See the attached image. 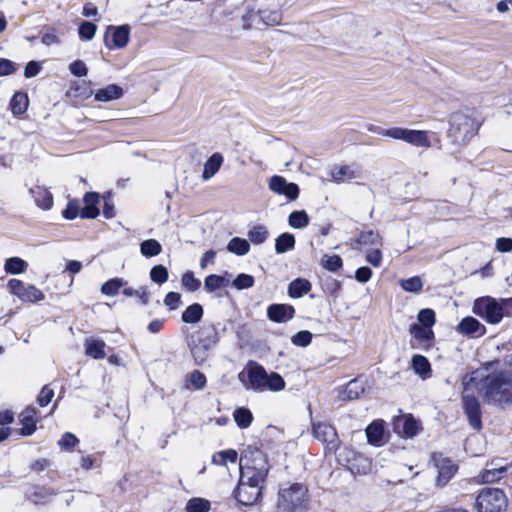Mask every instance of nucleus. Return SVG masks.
I'll return each instance as SVG.
<instances>
[{
	"label": "nucleus",
	"instance_id": "9d476101",
	"mask_svg": "<svg viewBox=\"0 0 512 512\" xmlns=\"http://www.w3.org/2000/svg\"><path fill=\"white\" fill-rule=\"evenodd\" d=\"M462 407L470 426L475 430H481L482 411L478 399L473 395L464 394L462 397Z\"/></svg>",
	"mask_w": 512,
	"mask_h": 512
},
{
	"label": "nucleus",
	"instance_id": "f03ea898",
	"mask_svg": "<svg viewBox=\"0 0 512 512\" xmlns=\"http://www.w3.org/2000/svg\"><path fill=\"white\" fill-rule=\"evenodd\" d=\"M247 384L248 389L263 393V392H280L285 389L286 382L283 377L276 373L267 371L257 363H249L246 368Z\"/></svg>",
	"mask_w": 512,
	"mask_h": 512
},
{
	"label": "nucleus",
	"instance_id": "69168bd1",
	"mask_svg": "<svg viewBox=\"0 0 512 512\" xmlns=\"http://www.w3.org/2000/svg\"><path fill=\"white\" fill-rule=\"evenodd\" d=\"M17 70V66L9 59H0V77L9 76Z\"/></svg>",
	"mask_w": 512,
	"mask_h": 512
},
{
	"label": "nucleus",
	"instance_id": "09e8293b",
	"mask_svg": "<svg viewBox=\"0 0 512 512\" xmlns=\"http://www.w3.org/2000/svg\"><path fill=\"white\" fill-rule=\"evenodd\" d=\"M126 284L121 278H113L105 282L101 287V292L109 297H113L118 294L119 289Z\"/></svg>",
	"mask_w": 512,
	"mask_h": 512
},
{
	"label": "nucleus",
	"instance_id": "20e7f679",
	"mask_svg": "<svg viewBox=\"0 0 512 512\" xmlns=\"http://www.w3.org/2000/svg\"><path fill=\"white\" fill-rule=\"evenodd\" d=\"M268 472V459L262 451L250 450L241 457L240 474L248 483L263 484Z\"/></svg>",
	"mask_w": 512,
	"mask_h": 512
},
{
	"label": "nucleus",
	"instance_id": "58836bf2",
	"mask_svg": "<svg viewBox=\"0 0 512 512\" xmlns=\"http://www.w3.org/2000/svg\"><path fill=\"white\" fill-rule=\"evenodd\" d=\"M412 368L422 379L430 377L431 366L428 359L422 355H415L412 358Z\"/></svg>",
	"mask_w": 512,
	"mask_h": 512
},
{
	"label": "nucleus",
	"instance_id": "0eeeda50",
	"mask_svg": "<svg viewBox=\"0 0 512 512\" xmlns=\"http://www.w3.org/2000/svg\"><path fill=\"white\" fill-rule=\"evenodd\" d=\"M477 512H504L508 506L505 492L499 488H483L476 497Z\"/></svg>",
	"mask_w": 512,
	"mask_h": 512
},
{
	"label": "nucleus",
	"instance_id": "3c124183",
	"mask_svg": "<svg viewBox=\"0 0 512 512\" xmlns=\"http://www.w3.org/2000/svg\"><path fill=\"white\" fill-rule=\"evenodd\" d=\"M181 285L186 291L195 292L200 288L201 282L194 276L193 272L187 271L182 275Z\"/></svg>",
	"mask_w": 512,
	"mask_h": 512
},
{
	"label": "nucleus",
	"instance_id": "a211bd4d",
	"mask_svg": "<svg viewBox=\"0 0 512 512\" xmlns=\"http://www.w3.org/2000/svg\"><path fill=\"white\" fill-rule=\"evenodd\" d=\"M434 462L438 469L437 484L445 486L457 472V466L451 460L442 456H435Z\"/></svg>",
	"mask_w": 512,
	"mask_h": 512
},
{
	"label": "nucleus",
	"instance_id": "774afa93",
	"mask_svg": "<svg viewBox=\"0 0 512 512\" xmlns=\"http://www.w3.org/2000/svg\"><path fill=\"white\" fill-rule=\"evenodd\" d=\"M78 443V439L72 433H65L59 441V446L62 449H71Z\"/></svg>",
	"mask_w": 512,
	"mask_h": 512
},
{
	"label": "nucleus",
	"instance_id": "393cba45",
	"mask_svg": "<svg viewBox=\"0 0 512 512\" xmlns=\"http://www.w3.org/2000/svg\"><path fill=\"white\" fill-rule=\"evenodd\" d=\"M85 207L81 210L80 217L85 219H95L99 215V196L95 192L86 193L83 197Z\"/></svg>",
	"mask_w": 512,
	"mask_h": 512
},
{
	"label": "nucleus",
	"instance_id": "9b49d317",
	"mask_svg": "<svg viewBox=\"0 0 512 512\" xmlns=\"http://www.w3.org/2000/svg\"><path fill=\"white\" fill-rule=\"evenodd\" d=\"M268 188L273 193L284 196L290 201H294L299 197L298 185L292 182H287L284 177L279 175H274L269 179Z\"/></svg>",
	"mask_w": 512,
	"mask_h": 512
},
{
	"label": "nucleus",
	"instance_id": "473e14b6",
	"mask_svg": "<svg viewBox=\"0 0 512 512\" xmlns=\"http://www.w3.org/2000/svg\"><path fill=\"white\" fill-rule=\"evenodd\" d=\"M364 393V385L357 379L351 380L340 392V399L344 401L355 400Z\"/></svg>",
	"mask_w": 512,
	"mask_h": 512
},
{
	"label": "nucleus",
	"instance_id": "7c9ffc66",
	"mask_svg": "<svg viewBox=\"0 0 512 512\" xmlns=\"http://www.w3.org/2000/svg\"><path fill=\"white\" fill-rule=\"evenodd\" d=\"M356 242L359 245V248L363 251L376 246H382L381 236L379 233L374 231H365L360 233Z\"/></svg>",
	"mask_w": 512,
	"mask_h": 512
},
{
	"label": "nucleus",
	"instance_id": "e2e57ef3",
	"mask_svg": "<svg viewBox=\"0 0 512 512\" xmlns=\"http://www.w3.org/2000/svg\"><path fill=\"white\" fill-rule=\"evenodd\" d=\"M355 462H358L359 465L353 464L351 467V470L353 472H357L359 474H367L371 470V462L363 457V456H357L355 458Z\"/></svg>",
	"mask_w": 512,
	"mask_h": 512
},
{
	"label": "nucleus",
	"instance_id": "5fc2aeb1",
	"mask_svg": "<svg viewBox=\"0 0 512 512\" xmlns=\"http://www.w3.org/2000/svg\"><path fill=\"white\" fill-rule=\"evenodd\" d=\"M255 283L254 277L250 274L241 273L232 282V285L237 290H244L251 288Z\"/></svg>",
	"mask_w": 512,
	"mask_h": 512
},
{
	"label": "nucleus",
	"instance_id": "39448f33",
	"mask_svg": "<svg viewBox=\"0 0 512 512\" xmlns=\"http://www.w3.org/2000/svg\"><path fill=\"white\" fill-rule=\"evenodd\" d=\"M510 304L507 299H495L490 296L477 298L472 305V312L488 324L496 325L504 317V308Z\"/></svg>",
	"mask_w": 512,
	"mask_h": 512
},
{
	"label": "nucleus",
	"instance_id": "72a5a7b5",
	"mask_svg": "<svg viewBox=\"0 0 512 512\" xmlns=\"http://www.w3.org/2000/svg\"><path fill=\"white\" fill-rule=\"evenodd\" d=\"M204 311L202 305L193 303L183 311L181 319L186 324H197L201 321Z\"/></svg>",
	"mask_w": 512,
	"mask_h": 512
},
{
	"label": "nucleus",
	"instance_id": "13d9d810",
	"mask_svg": "<svg viewBox=\"0 0 512 512\" xmlns=\"http://www.w3.org/2000/svg\"><path fill=\"white\" fill-rule=\"evenodd\" d=\"M81 213L80 211V205L78 200L72 199L68 202L66 208L62 211V216L66 220H74L79 216Z\"/></svg>",
	"mask_w": 512,
	"mask_h": 512
},
{
	"label": "nucleus",
	"instance_id": "052dcab7",
	"mask_svg": "<svg viewBox=\"0 0 512 512\" xmlns=\"http://www.w3.org/2000/svg\"><path fill=\"white\" fill-rule=\"evenodd\" d=\"M96 30L95 24L85 21L79 27V36L83 40H91L95 36Z\"/></svg>",
	"mask_w": 512,
	"mask_h": 512
},
{
	"label": "nucleus",
	"instance_id": "b1692460",
	"mask_svg": "<svg viewBox=\"0 0 512 512\" xmlns=\"http://www.w3.org/2000/svg\"><path fill=\"white\" fill-rule=\"evenodd\" d=\"M20 423L22 425L20 433L23 436H30L36 430V409L28 407L19 415Z\"/></svg>",
	"mask_w": 512,
	"mask_h": 512
},
{
	"label": "nucleus",
	"instance_id": "2f4dec72",
	"mask_svg": "<svg viewBox=\"0 0 512 512\" xmlns=\"http://www.w3.org/2000/svg\"><path fill=\"white\" fill-rule=\"evenodd\" d=\"M312 288L311 283L304 278H297L288 285V295L293 299H298L306 295Z\"/></svg>",
	"mask_w": 512,
	"mask_h": 512
},
{
	"label": "nucleus",
	"instance_id": "680f3d73",
	"mask_svg": "<svg viewBox=\"0 0 512 512\" xmlns=\"http://www.w3.org/2000/svg\"><path fill=\"white\" fill-rule=\"evenodd\" d=\"M68 69L70 73L76 77H85L88 73L86 64L81 60L71 62L68 66Z\"/></svg>",
	"mask_w": 512,
	"mask_h": 512
},
{
	"label": "nucleus",
	"instance_id": "c03bdc74",
	"mask_svg": "<svg viewBox=\"0 0 512 512\" xmlns=\"http://www.w3.org/2000/svg\"><path fill=\"white\" fill-rule=\"evenodd\" d=\"M140 252L144 257H155L162 252V246L155 239H147L140 244Z\"/></svg>",
	"mask_w": 512,
	"mask_h": 512
},
{
	"label": "nucleus",
	"instance_id": "dca6fc26",
	"mask_svg": "<svg viewBox=\"0 0 512 512\" xmlns=\"http://www.w3.org/2000/svg\"><path fill=\"white\" fill-rule=\"evenodd\" d=\"M457 333L472 337V338H478L486 333L485 326L478 321L476 318L472 316L464 317L459 324L456 327Z\"/></svg>",
	"mask_w": 512,
	"mask_h": 512
},
{
	"label": "nucleus",
	"instance_id": "4468645a",
	"mask_svg": "<svg viewBox=\"0 0 512 512\" xmlns=\"http://www.w3.org/2000/svg\"><path fill=\"white\" fill-rule=\"evenodd\" d=\"M217 343L216 336H205L194 341L191 354L197 364H203L209 357V352Z\"/></svg>",
	"mask_w": 512,
	"mask_h": 512
},
{
	"label": "nucleus",
	"instance_id": "a18cd8bd",
	"mask_svg": "<svg viewBox=\"0 0 512 512\" xmlns=\"http://www.w3.org/2000/svg\"><path fill=\"white\" fill-rule=\"evenodd\" d=\"M288 223L294 229H302L308 226L309 217L304 210L293 211L288 217Z\"/></svg>",
	"mask_w": 512,
	"mask_h": 512
},
{
	"label": "nucleus",
	"instance_id": "a19ab883",
	"mask_svg": "<svg viewBox=\"0 0 512 512\" xmlns=\"http://www.w3.org/2000/svg\"><path fill=\"white\" fill-rule=\"evenodd\" d=\"M227 250L232 254L243 256L249 252L250 244L243 238L233 237L227 245Z\"/></svg>",
	"mask_w": 512,
	"mask_h": 512
},
{
	"label": "nucleus",
	"instance_id": "37998d69",
	"mask_svg": "<svg viewBox=\"0 0 512 512\" xmlns=\"http://www.w3.org/2000/svg\"><path fill=\"white\" fill-rule=\"evenodd\" d=\"M233 419L240 429H246L251 425L253 415L249 409L240 407L233 412Z\"/></svg>",
	"mask_w": 512,
	"mask_h": 512
},
{
	"label": "nucleus",
	"instance_id": "338daca9",
	"mask_svg": "<svg viewBox=\"0 0 512 512\" xmlns=\"http://www.w3.org/2000/svg\"><path fill=\"white\" fill-rule=\"evenodd\" d=\"M53 397L54 391L51 388L45 386L42 388L38 396V404L41 407L47 406L51 402Z\"/></svg>",
	"mask_w": 512,
	"mask_h": 512
},
{
	"label": "nucleus",
	"instance_id": "f257e3e1",
	"mask_svg": "<svg viewBox=\"0 0 512 512\" xmlns=\"http://www.w3.org/2000/svg\"><path fill=\"white\" fill-rule=\"evenodd\" d=\"M309 504L308 488L302 483H286L278 491L277 512H306Z\"/></svg>",
	"mask_w": 512,
	"mask_h": 512
},
{
	"label": "nucleus",
	"instance_id": "2eb2a0df",
	"mask_svg": "<svg viewBox=\"0 0 512 512\" xmlns=\"http://www.w3.org/2000/svg\"><path fill=\"white\" fill-rule=\"evenodd\" d=\"M314 437L322 443L329 446L330 449H336L338 446V436L335 428L328 423L319 422L313 425Z\"/></svg>",
	"mask_w": 512,
	"mask_h": 512
},
{
	"label": "nucleus",
	"instance_id": "f8f14e48",
	"mask_svg": "<svg viewBox=\"0 0 512 512\" xmlns=\"http://www.w3.org/2000/svg\"><path fill=\"white\" fill-rule=\"evenodd\" d=\"M409 333L412 337L411 344L415 348L428 350L434 344L435 334L431 328L413 323L409 327Z\"/></svg>",
	"mask_w": 512,
	"mask_h": 512
},
{
	"label": "nucleus",
	"instance_id": "f3484780",
	"mask_svg": "<svg viewBox=\"0 0 512 512\" xmlns=\"http://www.w3.org/2000/svg\"><path fill=\"white\" fill-rule=\"evenodd\" d=\"M394 430L402 437L412 438L420 430V424L411 415H403L395 418Z\"/></svg>",
	"mask_w": 512,
	"mask_h": 512
},
{
	"label": "nucleus",
	"instance_id": "0e129e2a",
	"mask_svg": "<svg viewBox=\"0 0 512 512\" xmlns=\"http://www.w3.org/2000/svg\"><path fill=\"white\" fill-rule=\"evenodd\" d=\"M164 304L170 310L177 309L181 304V295L177 292H169L164 298Z\"/></svg>",
	"mask_w": 512,
	"mask_h": 512
},
{
	"label": "nucleus",
	"instance_id": "c85d7f7f",
	"mask_svg": "<svg viewBox=\"0 0 512 512\" xmlns=\"http://www.w3.org/2000/svg\"><path fill=\"white\" fill-rule=\"evenodd\" d=\"M85 354L93 359H103L105 357L106 344L103 340L87 338L84 343Z\"/></svg>",
	"mask_w": 512,
	"mask_h": 512
},
{
	"label": "nucleus",
	"instance_id": "bf43d9fd",
	"mask_svg": "<svg viewBox=\"0 0 512 512\" xmlns=\"http://www.w3.org/2000/svg\"><path fill=\"white\" fill-rule=\"evenodd\" d=\"M312 341V333L307 330L297 332L292 336L291 342L298 347H307Z\"/></svg>",
	"mask_w": 512,
	"mask_h": 512
},
{
	"label": "nucleus",
	"instance_id": "c9c22d12",
	"mask_svg": "<svg viewBox=\"0 0 512 512\" xmlns=\"http://www.w3.org/2000/svg\"><path fill=\"white\" fill-rule=\"evenodd\" d=\"M28 263L20 257H10L5 260L4 271L10 275H19L26 272Z\"/></svg>",
	"mask_w": 512,
	"mask_h": 512
},
{
	"label": "nucleus",
	"instance_id": "f704fd0d",
	"mask_svg": "<svg viewBox=\"0 0 512 512\" xmlns=\"http://www.w3.org/2000/svg\"><path fill=\"white\" fill-rule=\"evenodd\" d=\"M230 283V275L227 276L211 274L204 280V288L207 292L212 293L218 289L226 287Z\"/></svg>",
	"mask_w": 512,
	"mask_h": 512
},
{
	"label": "nucleus",
	"instance_id": "6e6d98bb",
	"mask_svg": "<svg viewBox=\"0 0 512 512\" xmlns=\"http://www.w3.org/2000/svg\"><path fill=\"white\" fill-rule=\"evenodd\" d=\"M382 246H376L374 248H370L365 250V259L371 264L373 267H379L382 264Z\"/></svg>",
	"mask_w": 512,
	"mask_h": 512
},
{
	"label": "nucleus",
	"instance_id": "ea45409f",
	"mask_svg": "<svg viewBox=\"0 0 512 512\" xmlns=\"http://www.w3.org/2000/svg\"><path fill=\"white\" fill-rule=\"evenodd\" d=\"M295 246V237L290 233H282L275 240V251L283 254L292 250Z\"/></svg>",
	"mask_w": 512,
	"mask_h": 512
},
{
	"label": "nucleus",
	"instance_id": "ddd939ff",
	"mask_svg": "<svg viewBox=\"0 0 512 512\" xmlns=\"http://www.w3.org/2000/svg\"><path fill=\"white\" fill-rule=\"evenodd\" d=\"M263 484L248 483L240 477V483L236 490V498L243 505H253L261 496Z\"/></svg>",
	"mask_w": 512,
	"mask_h": 512
},
{
	"label": "nucleus",
	"instance_id": "cd10ccee",
	"mask_svg": "<svg viewBox=\"0 0 512 512\" xmlns=\"http://www.w3.org/2000/svg\"><path fill=\"white\" fill-rule=\"evenodd\" d=\"M222 154L216 152L212 156H210L207 161L204 163L202 179L204 181L210 180L215 174L219 171L223 163Z\"/></svg>",
	"mask_w": 512,
	"mask_h": 512
},
{
	"label": "nucleus",
	"instance_id": "864d4df0",
	"mask_svg": "<svg viewBox=\"0 0 512 512\" xmlns=\"http://www.w3.org/2000/svg\"><path fill=\"white\" fill-rule=\"evenodd\" d=\"M168 270L163 265H155L150 270V279L156 284H163L168 280Z\"/></svg>",
	"mask_w": 512,
	"mask_h": 512
},
{
	"label": "nucleus",
	"instance_id": "4be33fe9",
	"mask_svg": "<svg viewBox=\"0 0 512 512\" xmlns=\"http://www.w3.org/2000/svg\"><path fill=\"white\" fill-rule=\"evenodd\" d=\"M29 191L39 209L44 211L52 209L54 205L53 196L46 187L37 185Z\"/></svg>",
	"mask_w": 512,
	"mask_h": 512
},
{
	"label": "nucleus",
	"instance_id": "a878e982",
	"mask_svg": "<svg viewBox=\"0 0 512 512\" xmlns=\"http://www.w3.org/2000/svg\"><path fill=\"white\" fill-rule=\"evenodd\" d=\"M506 472L507 468L505 466L484 469L478 474L476 481L479 484L498 482L505 476Z\"/></svg>",
	"mask_w": 512,
	"mask_h": 512
},
{
	"label": "nucleus",
	"instance_id": "603ef678",
	"mask_svg": "<svg viewBox=\"0 0 512 512\" xmlns=\"http://www.w3.org/2000/svg\"><path fill=\"white\" fill-rule=\"evenodd\" d=\"M343 265L339 255H324L321 259V266L330 272L338 271Z\"/></svg>",
	"mask_w": 512,
	"mask_h": 512
},
{
	"label": "nucleus",
	"instance_id": "4d7b16f0",
	"mask_svg": "<svg viewBox=\"0 0 512 512\" xmlns=\"http://www.w3.org/2000/svg\"><path fill=\"white\" fill-rule=\"evenodd\" d=\"M123 294L127 297H137L139 302L143 305H146L149 301V293L146 287H140L138 289L131 287L125 288Z\"/></svg>",
	"mask_w": 512,
	"mask_h": 512
},
{
	"label": "nucleus",
	"instance_id": "c756f323",
	"mask_svg": "<svg viewBox=\"0 0 512 512\" xmlns=\"http://www.w3.org/2000/svg\"><path fill=\"white\" fill-rule=\"evenodd\" d=\"M207 383L206 376L199 370H193L185 376L184 387L190 391L202 390Z\"/></svg>",
	"mask_w": 512,
	"mask_h": 512
},
{
	"label": "nucleus",
	"instance_id": "1a4fd4ad",
	"mask_svg": "<svg viewBox=\"0 0 512 512\" xmlns=\"http://www.w3.org/2000/svg\"><path fill=\"white\" fill-rule=\"evenodd\" d=\"M7 288L10 294L16 296L22 302L37 303L45 299V294L36 286L25 284L16 278L8 281Z\"/></svg>",
	"mask_w": 512,
	"mask_h": 512
},
{
	"label": "nucleus",
	"instance_id": "6ab92c4d",
	"mask_svg": "<svg viewBox=\"0 0 512 512\" xmlns=\"http://www.w3.org/2000/svg\"><path fill=\"white\" fill-rule=\"evenodd\" d=\"M295 309L289 304H271L267 308V317L275 323H285L294 317Z\"/></svg>",
	"mask_w": 512,
	"mask_h": 512
},
{
	"label": "nucleus",
	"instance_id": "412c9836",
	"mask_svg": "<svg viewBox=\"0 0 512 512\" xmlns=\"http://www.w3.org/2000/svg\"><path fill=\"white\" fill-rule=\"evenodd\" d=\"M129 41V29L125 26L114 27L110 29V34L105 39V44L109 49L123 48Z\"/></svg>",
	"mask_w": 512,
	"mask_h": 512
},
{
	"label": "nucleus",
	"instance_id": "79ce46f5",
	"mask_svg": "<svg viewBox=\"0 0 512 512\" xmlns=\"http://www.w3.org/2000/svg\"><path fill=\"white\" fill-rule=\"evenodd\" d=\"M211 503L209 500L201 497H193L186 502V512H209Z\"/></svg>",
	"mask_w": 512,
	"mask_h": 512
},
{
	"label": "nucleus",
	"instance_id": "7ed1b4c3",
	"mask_svg": "<svg viewBox=\"0 0 512 512\" xmlns=\"http://www.w3.org/2000/svg\"><path fill=\"white\" fill-rule=\"evenodd\" d=\"M484 398L487 403L504 408L512 403V375L502 372L489 375L484 383Z\"/></svg>",
	"mask_w": 512,
	"mask_h": 512
},
{
	"label": "nucleus",
	"instance_id": "5701e85b",
	"mask_svg": "<svg viewBox=\"0 0 512 512\" xmlns=\"http://www.w3.org/2000/svg\"><path fill=\"white\" fill-rule=\"evenodd\" d=\"M124 94V90L117 84H109L99 88L94 93V99L98 102H110L120 99Z\"/></svg>",
	"mask_w": 512,
	"mask_h": 512
},
{
	"label": "nucleus",
	"instance_id": "aec40b11",
	"mask_svg": "<svg viewBox=\"0 0 512 512\" xmlns=\"http://www.w3.org/2000/svg\"><path fill=\"white\" fill-rule=\"evenodd\" d=\"M367 441L374 446H382L387 441L384 421L375 420L365 430Z\"/></svg>",
	"mask_w": 512,
	"mask_h": 512
},
{
	"label": "nucleus",
	"instance_id": "4c0bfd02",
	"mask_svg": "<svg viewBox=\"0 0 512 512\" xmlns=\"http://www.w3.org/2000/svg\"><path fill=\"white\" fill-rule=\"evenodd\" d=\"M29 106V99L26 93L17 92L13 95L10 107L14 115H22L26 112Z\"/></svg>",
	"mask_w": 512,
	"mask_h": 512
},
{
	"label": "nucleus",
	"instance_id": "6e6552de",
	"mask_svg": "<svg viewBox=\"0 0 512 512\" xmlns=\"http://www.w3.org/2000/svg\"><path fill=\"white\" fill-rule=\"evenodd\" d=\"M382 135L395 140H401L416 148L429 149L432 146L429 132L425 130L391 127L384 130Z\"/></svg>",
	"mask_w": 512,
	"mask_h": 512
},
{
	"label": "nucleus",
	"instance_id": "e433bc0d",
	"mask_svg": "<svg viewBox=\"0 0 512 512\" xmlns=\"http://www.w3.org/2000/svg\"><path fill=\"white\" fill-rule=\"evenodd\" d=\"M238 459V453L234 449L222 450L212 456V463L217 466L228 467V464H235Z\"/></svg>",
	"mask_w": 512,
	"mask_h": 512
},
{
	"label": "nucleus",
	"instance_id": "49530a36",
	"mask_svg": "<svg viewBox=\"0 0 512 512\" xmlns=\"http://www.w3.org/2000/svg\"><path fill=\"white\" fill-rule=\"evenodd\" d=\"M436 323V315L434 310L430 308L421 309L417 314V325H423L427 328H433Z\"/></svg>",
	"mask_w": 512,
	"mask_h": 512
},
{
	"label": "nucleus",
	"instance_id": "de8ad7c7",
	"mask_svg": "<svg viewBox=\"0 0 512 512\" xmlns=\"http://www.w3.org/2000/svg\"><path fill=\"white\" fill-rule=\"evenodd\" d=\"M269 232L263 225L254 226L248 232V238L254 245H260L266 241Z\"/></svg>",
	"mask_w": 512,
	"mask_h": 512
},
{
	"label": "nucleus",
	"instance_id": "423d86ee",
	"mask_svg": "<svg viewBox=\"0 0 512 512\" xmlns=\"http://www.w3.org/2000/svg\"><path fill=\"white\" fill-rule=\"evenodd\" d=\"M449 123V135L457 143H465L479 129V123L471 116L462 112L452 114Z\"/></svg>",
	"mask_w": 512,
	"mask_h": 512
},
{
	"label": "nucleus",
	"instance_id": "8fccbe9b",
	"mask_svg": "<svg viewBox=\"0 0 512 512\" xmlns=\"http://www.w3.org/2000/svg\"><path fill=\"white\" fill-rule=\"evenodd\" d=\"M399 285L404 291L411 293H418L423 288V282L419 276L402 279L400 280Z\"/></svg>",
	"mask_w": 512,
	"mask_h": 512
},
{
	"label": "nucleus",
	"instance_id": "bb28decb",
	"mask_svg": "<svg viewBox=\"0 0 512 512\" xmlns=\"http://www.w3.org/2000/svg\"><path fill=\"white\" fill-rule=\"evenodd\" d=\"M331 177L336 182H347L359 178V171L355 166L342 165L331 171Z\"/></svg>",
	"mask_w": 512,
	"mask_h": 512
}]
</instances>
